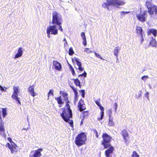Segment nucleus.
<instances>
[{"label": "nucleus", "mask_w": 157, "mask_h": 157, "mask_svg": "<svg viewBox=\"0 0 157 157\" xmlns=\"http://www.w3.org/2000/svg\"><path fill=\"white\" fill-rule=\"evenodd\" d=\"M102 137V140L101 144L103 146L104 149H106L105 151V154L106 157H111L114 150V147L110 143L112 137L106 133H103Z\"/></svg>", "instance_id": "1"}, {"label": "nucleus", "mask_w": 157, "mask_h": 157, "mask_svg": "<svg viewBox=\"0 0 157 157\" xmlns=\"http://www.w3.org/2000/svg\"><path fill=\"white\" fill-rule=\"evenodd\" d=\"M63 19L61 15L56 11H53L52 13V24L59 26V29L61 32L63 31L62 26Z\"/></svg>", "instance_id": "2"}, {"label": "nucleus", "mask_w": 157, "mask_h": 157, "mask_svg": "<svg viewBox=\"0 0 157 157\" xmlns=\"http://www.w3.org/2000/svg\"><path fill=\"white\" fill-rule=\"evenodd\" d=\"M65 106L67 108L63 109V111L61 114V116L65 121L68 122L70 119L72 118V111L69 104H66Z\"/></svg>", "instance_id": "3"}, {"label": "nucleus", "mask_w": 157, "mask_h": 157, "mask_svg": "<svg viewBox=\"0 0 157 157\" xmlns=\"http://www.w3.org/2000/svg\"><path fill=\"white\" fill-rule=\"evenodd\" d=\"M106 1L107 2H103L102 6L104 8H107L108 10H109V6H123L125 3L124 1L119 0H106Z\"/></svg>", "instance_id": "4"}, {"label": "nucleus", "mask_w": 157, "mask_h": 157, "mask_svg": "<svg viewBox=\"0 0 157 157\" xmlns=\"http://www.w3.org/2000/svg\"><path fill=\"white\" fill-rule=\"evenodd\" d=\"M86 136L85 133L82 132L78 134L75 138V143L78 147H80L86 144Z\"/></svg>", "instance_id": "5"}, {"label": "nucleus", "mask_w": 157, "mask_h": 157, "mask_svg": "<svg viewBox=\"0 0 157 157\" xmlns=\"http://www.w3.org/2000/svg\"><path fill=\"white\" fill-rule=\"evenodd\" d=\"M146 6L147 9V12L151 15L154 14H157V6L155 5H152L150 2L147 1L145 4Z\"/></svg>", "instance_id": "6"}, {"label": "nucleus", "mask_w": 157, "mask_h": 157, "mask_svg": "<svg viewBox=\"0 0 157 157\" xmlns=\"http://www.w3.org/2000/svg\"><path fill=\"white\" fill-rule=\"evenodd\" d=\"M56 25H50L47 27L46 33L48 38L50 37V35H56L58 34V29Z\"/></svg>", "instance_id": "7"}, {"label": "nucleus", "mask_w": 157, "mask_h": 157, "mask_svg": "<svg viewBox=\"0 0 157 157\" xmlns=\"http://www.w3.org/2000/svg\"><path fill=\"white\" fill-rule=\"evenodd\" d=\"M13 92L11 97L13 99L15 100L18 103L21 105L20 99L18 97V94L19 93V87L18 86H13Z\"/></svg>", "instance_id": "8"}, {"label": "nucleus", "mask_w": 157, "mask_h": 157, "mask_svg": "<svg viewBox=\"0 0 157 157\" xmlns=\"http://www.w3.org/2000/svg\"><path fill=\"white\" fill-rule=\"evenodd\" d=\"M147 12L145 10L143 12L141 11L140 13L136 15L137 19L140 21L144 22L146 21V17H147Z\"/></svg>", "instance_id": "9"}, {"label": "nucleus", "mask_w": 157, "mask_h": 157, "mask_svg": "<svg viewBox=\"0 0 157 157\" xmlns=\"http://www.w3.org/2000/svg\"><path fill=\"white\" fill-rule=\"evenodd\" d=\"M6 147H8L12 154H16L18 151V146L15 143L10 145L9 143H7L6 145Z\"/></svg>", "instance_id": "10"}, {"label": "nucleus", "mask_w": 157, "mask_h": 157, "mask_svg": "<svg viewBox=\"0 0 157 157\" xmlns=\"http://www.w3.org/2000/svg\"><path fill=\"white\" fill-rule=\"evenodd\" d=\"M43 149L40 148L36 150L31 151L29 157H40L42 155L41 152L43 151Z\"/></svg>", "instance_id": "11"}, {"label": "nucleus", "mask_w": 157, "mask_h": 157, "mask_svg": "<svg viewBox=\"0 0 157 157\" xmlns=\"http://www.w3.org/2000/svg\"><path fill=\"white\" fill-rule=\"evenodd\" d=\"M77 107L78 110L80 112H82L86 109V105L83 100L82 99H80L78 102Z\"/></svg>", "instance_id": "12"}, {"label": "nucleus", "mask_w": 157, "mask_h": 157, "mask_svg": "<svg viewBox=\"0 0 157 157\" xmlns=\"http://www.w3.org/2000/svg\"><path fill=\"white\" fill-rule=\"evenodd\" d=\"M52 68L59 71H61L62 68L61 64L56 60H53Z\"/></svg>", "instance_id": "13"}, {"label": "nucleus", "mask_w": 157, "mask_h": 157, "mask_svg": "<svg viewBox=\"0 0 157 157\" xmlns=\"http://www.w3.org/2000/svg\"><path fill=\"white\" fill-rule=\"evenodd\" d=\"M121 134L123 136V139L125 143H128L129 142L128 140L129 139V137L128 133L127 131L125 129L123 130L121 132Z\"/></svg>", "instance_id": "14"}, {"label": "nucleus", "mask_w": 157, "mask_h": 157, "mask_svg": "<svg viewBox=\"0 0 157 157\" xmlns=\"http://www.w3.org/2000/svg\"><path fill=\"white\" fill-rule=\"evenodd\" d=\"M0 135H4L5 134V129L4 126V123L2 121L1 117H0Z\"/></svg>", "instance_id": "15"}, {"label": "nucleus", "mask_w": 157, "mask_h": 157, "mask_svg": "<svg viewBox=\"0 0 157 157\" xmlns=\"http://www.w3.org/2000/svg\"><path fill=\"white\" fill-rule=\"evenodd\" d=\"M75 59H72V62L74 63L75 62V61L76 62V64L78 66V68H77L76 67L75 68V69H78L80 71H83L84 70V68L83 67H81L82 66V63L81 62L78 61L79 59L77 58H74Z\"/></svg>", "instance_id": "16"}, {"label": "nucleus", "mask_w": 157, "mask_h": 157, "mask_svg": "<svg viewBox=\"0 0 157 157\" xmlns=\"http://www.w3.org/2000/svg\"><path fill=\"white\" fill-rule=\"evenodd\" d=\"M35 87V86L33 84L32 86H30L28 89V92L33 97H35L36 95V94L34 91Z\"/></svg>", "instance_id": "17"}, {"label": "nucleus", "mask_w": 157, "mask_h": 157, "mask_svg": "<svg viewBox=\"0 0 157 157\" xmlns=\"http://www.w3.org/2000/svg\"><path fill=\"white\" fill-rule=\"evenodd\" d=\"M23 54L22 48L20 47L18 48L17 53L15 55L14 57V59L18 58L21 56Z\"/></svg>", "instance_id": "18"}, {"label": "nucleus", "mask_w": 157, "mask_h": 157, "mask_svg": "<svg viewBox=\"0 0 157 157\" xmlns=\"http://www.w3.org/2000/svg\"><path fill=\"white\" fill-rule=\"evenodd\" d=\"M60 94H62L63 97L64 98L65 100L66 101V104H69V101L67 96L68 94L64 91H60Z\"/></svg>", "instance_id": "19"}, {"label": "nucleus", "mask_w": 157, "mask_h": 157, "mask_svg": "<svg viewBox=\"0 0 157 157\" xmlns=\"http://www.w3.org/2000/svg\"><path fill=\"white\" fill-rule=\"evenodd\" d=\"M55 100L57 101V103L59 104V106L61 107L62 105L64 104V101H63L61 96L55 98Z\"/></svg>", "instance_id": "20"}, {"label": "nucleus", "mask_w": 157, "mask_h": 157, "mask_svg": "<svg viewBox=\"0 0 157 157\" xmlns=\"http://www.w3.org/2000/svg\"><path fill=\"white\" fill-rule=\"evenodd\" d=\"M151 33L154 36H156L157 35V30L156 29H150L148 30L147 33V35H149Z\"/></svg>", "instance_id": "21"}, {"label": "nucleus", "mask_w": 157, "mask_h": 157, "mask_svg": "<svg viewBox=\"0 0 157 157\" xmlns=\"http://www.w3.org/2000/svg\"><path fill=\"white\" fill-rule=\"evenodd\" d=\"M83 119H87L89 116L90 113L89 110L83 111L82 113Z\"/></svg>", "instance_id": "22"}, {"label": "nucleus", "mask_w": 157, "mask_h": 157, "mask_svg": "<svg viewBox=\"0 0 157 157\" xmlns=\"http://www.w3.org/2000/svg\"><path fill=\"white\" fill-rule=\"evenodd\" d=\"M143 29L142 27L137 26L136 27V33L138 34H139L140 36L143 35Z\"/></svg>", "instance_id": "23"}, {"label": "nucleus", "mask_w": 157, "mask_h": 157, "mask_svg": "<svg viewBox=\"0 0 157 157\" xmlns=\"http://www.w3.org/2000/svg\"><path fill=\"white\" fill-rule=\"evenodd\" d=\"M99 107L100 109L101 110V117L100 118H98V120L99 121L101 120L103 117L104 114V108L101 105L99 106Z\"/></svg>", "instance_id": "24"}, {"label": "nucleus", "mask_w": 157, "mask_h": 157, "mask_svg": "<svg viewBox=\"0 0 157 157\" xmlns=\"http://www.w3.org/2000/svg\"><path fill=\"white\" fill-rule=\"evenodd\" d=\"M71 89L73 91L74 94H75V101H77L78 100V92L76 89L74 88V87L73 86H70Z\"/></svg>", "instance_id": "25"}, {"label": "nucleus", "mask_w": 157, "mask_h": 157, "mask_svg": "<svg viewBox=\"0 0 157 157\" xmlns=\"http://www.w3.org/2000/svg\"><path fill=\"white\" fill-rule=\"evenodd\" d=\"M75 84L77 86H78L80 88H81V86L80 84V82L79 80L77 78L76 79H73Z\"/></svg>", "instance_id": "26"}, {"label": "nucleus", "mask_w": 157, "mask_h": 157, "mask_svg": "<svg viewBox=\"0 0 157 157\" xmlns=\"http://www.w3.org/2000/svg\"><path fill=\"white\" fill-rule=\"evenodd\" d=\"M149 44L151 45L152 47H156V46L157 42L155 39H152L150 41Z\"/></svg>", "instance_id": "27"}, {"label": "nucleus", "mask_w": 157, "mask_h": 157, "mask_svg": "<svg viewBox=\"0 0 157 157\" xmlns=\"http://www.w3.org/2000/svg\"><path fill=\"white\" fill-rule=\"evenodd\" d=\"M120 48L118 47H117L116 48L114 49L113 53L114 55L116 57H117L118 55V53L119 51L120 50Z\"/></svg>", "instance_id": "28"}, {"label": "nucleus", "mask_w": 157, "mask_h": 157, "mask_svg": "<svg viewBox=\"0 0 157 157\" xmlns=\"http://www.w3.org/2000/svg\"><path fill=\"white\" fill-rule=\"evenodd\" d=\"M54 91L52 89H50L49 90L48 94V99L49 98L50 96H54Z\"/></svg>", "instance_id": "29"}, {"label": "nucleus", "mask_w": 157, "mask_h": 157, "mask_svg": "<svg viewBox=\"0 0 157 157\" xmlns=\"http://www.w3.org/2000/svg\"><path fill=\"white\" fill-rule=\"evenodd\" d=\"M131 157H140L136 151H134L132 152V154L131 155Z\"/></svg>", "instance_id": "30"}, {"label": "nucleus", "mask_w": 157, "mask_h": 157, "mask_svg": "<svg viewBox=\"0 0 157 157\" xmlns=\"http://www.w3.org/2000/svg\"><path fill=\"white\" fill-rule=\"evenodd\" d=\"M74 53V52L72 48L71 47L69 48V54L70 56H72Z\"/></svg>", "instance_id": "31"}, {"label": "nucleus", "mask_w": 157, "mask_h": 157, "mask_svg": "<svg viewBox=\"0 0 157 157\" xmlns=\"http://www.w3.org/2000/svg\"><path fill=\"white\" fill-rule=\"evenodd\" d=\"M113 117H111V118L109 117V124L110 125H112L114 124V122L113 121Z\"/></svg>", "instance_id": "32"}, {"label": "nucleus", "mask_w": 157, "mask_h": 157, "mask_svg": "<svg viewBox=\"0 0 157 157\" xmlns=\"http://www.w3.org/2000/svg\"><path fill=\"white\" fill-rule=\"evenodd\" d=\"M2 115L4 117L6 115V108H3L2 109Z\"/></svg>", "instance_id": "33"}, {"label": "nucleus", "mask_w": 157, "mask_h": 157, "mask_svg": "<svg viewBox=\"0 0 157 157\" xmlns=\"http://www.w3.org/2000/svg\"><path fill=\"white\" fill-rule=\"evenodd\" d=\"M94 53L95 54V56L97 57L98 58L100 59L101 60H104L102 57L98 53H97L96 52H94Z\"/></svg>", "instance_id": "34"}, {"label": "nucleus", "mask_w": 157, "mask_h": 157, "mask_svg": "<svg viewBox=\"0 0 157 157\" xmlns=\"http://www.w3.org/2000/svg\"><path fill=\"white\" fill-rule=\"evenodd\" d=\"M79 92L81 94L83 98L85 97V90H79Z\"/></svg>", "instance_id": "35"}, {"label": "nucleus", "mask_w": 157, "mask_h": 157, "mask_svg": "<svg viewBox=\"0 0 157 157\" xmlns=\"http://www.w3.org/2000/svg\"><path fill=\"white\" fill-rule=\"evenodd\" d=\"M84 51L86 52L87 53L92 52V51H91L89 48H85L84 50Z\"/></svg>", "instance_id": "36"}, {"label": "nucleus", "mask_w": 157, "mask_h": 157, "mask_svg": "<svg viewBox=\"0 0 157 157\" xmlns=\"http://www.w3.org/2000/svg\"><path fill=\"white\" fill-rule=\"evenodd\" d=\"M93 131L96 137L97 138H98L99 137V135L96 129H93Z\"/></svg>", "instance_id": "37"}, {"label": "nucleus", "mask_w": 157, "mask_h": 157, "mask_svg": "<svg viewBox=\"0 0 157 157\" xmlns=\"http://www.w3.org/2000/svg\"><path fill=\"white\" fill-rule=\"evenodd\" d=\"M68 123L70 124L71 126L73 128L74 127V123L73 121L72 120H71L69 122H68Z\"/></svg>", "instance_id": "38"}, {"label": "nucleus", "mask_w": 157, "mask_h": 157, "mask_svg": "<svg viewBox=\"0 0 157 157\" xmlns=\"http://www.w3.org/2000/svg\"><path fill=\"white\" fill-rule=\"evenodd\" d=\"M95 103H96V104L99 106L100 105H101L100 103V99H98L97 100L95 101Z\"/></svg>", "instance_id": "39"}, {"label": "nucleus", "mask_w": 157, "mask_h": 157, "mask_svg": "<svg viewBox=\"0 0 157 157\" xmlns=\"http://www.w3.org/2000/svg\"><path fill=\"white\" fill-rule=\"evenodd\" d=\"M108 113L109 117H111V116L112 115V111L111 109H109V110H108Z\"/></svg>", "instance_id": "40"}, {"label": "nucleus", "mask_w": 157, "mask_h": 157, "mask_svg": "<svg viewBox=\"0 0 157 157\" xmlns=\"http://www.w3.org/2000/svg\"><path fill=\"white\" fill-rule=\"evenodd\" d=\"M86 72L84 71V72L81 74L79 75H78V77L80 76H84V77H85L86 76Z\"/></svg>", "instance_id": "41"}, {"label": "nucleus", "mask_w": 157, "mask_h": 157, "mask_svg": "<svg viewBox=\"0 0 157 157\" xmlns=\"http://www.w3.org/2000/svg\"><path fill=\"white\" fill-rule=\"evenodd\" d=\"M7 139L10 142V143L11 144L10 145H12V144H13L15 143L12 140L11 138L10 137H8L7 138Z\"/></svg>", "instance_id": "42"}, {"label": "nucleus", "mask_w": 157, "mask_h": 157, "mask_svg": "<svg viewBox=\"0 0 157 157\" xmlns=\"http://www.w3.org/2000/svg\"><path fill=\"white\" fill-rule=\"evenodd\" d=\"M81 37H82V39H85V38H86L85 36V34L84 32H82L81 33Z\"/></svg>", "instance_id": "43"}, {"label": "nucleus", "mask_w": 157, "mask_h": 157, "mask_svg": "<svg viewBox=\"0 0 157 157\" xmlns=\"http://www.w3.org/2000/svg\"><path fill=\"white\" fill-rule=\"evenodd\" d=\"M83 39V41H82V44L84 45V46H86V38L84 39Z\"/></svg>", "instance_id": "44"}, {"label": "nucleus", "mask_w": 157, "mask_h": 157, "mask_svg": "<svg viewBox=\"0 0 157 157\" xmlns=\"http://www.w3.org/2000/svg\"><path fill=\"white\" fill-rule=\"evenodd\" d=\"M148 78V77L147 75H144V76H143L142 77L141 79L142 80H144L145 79L147 78Z\"/></svg>", "instance_id": "45"}, {"label": "nucleus", "mask_w": 157, "mask_h": 157, "mask_svg": "<svg viewBox=\"0 0 157 157\" xmlns=\"http://www.w3.org/2000/svg\"><path fill=\"white\" fill-rule=\"evenodd\" d=\"M5 88L6 89L5 90L0 85V90L2 91H5L6 90V88L5 87Z\"/></svg>", "instance_id": "46"}, {"label": "nucleus", "mask_w": 157, "mask_h": 157, "mask_svg": "<svg viewBox=\"0 0 157 157\" xmlns=\"http://www.w3.org/2000/svg\"><path fill=\"white\" fill-rule=\"evenodd\" d=\"M71 70L72 75H75V71L74 70V69H72Z\"/></svg>", "instance_id": "47"}, {"label": "nucleus", "mask_w": 157, "mask_h": 157, "mask_svg": "<svg viewBox=\"0 0 157 157\" xmlns=\"http://www.w3.org/2000/svg\"><path fill=\"white\" fill-rule=\"evenodd\" d=\"M129 13V12H124V11H122L121 12V13H123V15H125L126 13Z\"/></svg>", "instance_id": "48"}, {"label": "nucleus", "mask_w": 157, "mask_h": 157, "mask_svg": "<svg viewBox=\"0 0 157 157\" xmlns=\"http://www.w3.org/2000/svg\"><path fill=\"white\" fill-rule=\"evenodd\" d=\"M141 36V39L140 40V41H141V43H142L143 42V41L144 40V39L143 37V35H142V36Z\"/></svg>", "instance_id": "49"}, {"label": "nucleus", "mask_w": 157, "mask_h": 157, "mask_svg": "<svg viewBox=\"0 0 157 157\" xmlns=\"http://www.w3.org/2000/svg\"><path fill=\"white\" fill-rule=\"evenodd\" d=\"M114 105H115V110L116 111L117 107V103H115L114 104Z\"/></svg>", "instance_id": "50"}, {"label": "nucleus", "mask_w": 157, "mask_h": 157, "mask_svg": "<svg viewBox=\"0 0 157 157\" xmlns=\"http://www.w3.org/2000/svg\"><path fill=\"white\" fill-rule=\"evenodd\" d=\"M148 95H149V93L148 92H147L145 94V95L146 96V97L148 98Z\"/></svg>", "instance_id": "51"}, {"label": "nucleus", "mask_w": 157, "mask_h": 157, "mask_svg": "<svg viewBox=\"0 0 157 157\" xmlns=\"http://www.w3.org/2000/svg\"><path fill=\"white\" fill-rule=\"evenodd\" d=\"M84 119H83V118H82V120L81 121V122H80L81 125L83 124V121L84 120Z\"/></svg>", "instance_id": "52"}, {"label": "nucleus", "mask_w": 157, "mask_h": 157, "mask_svg": "<svg viewBox=\"0 0 157 157\" xmlns=\"http://www.w3.org/2000/svg\"><path fill=\"white\" fill-rule=\"evenodd\" d=\"M69 66L70 68L71 69V70L72 69H73L72 67L71 66V65H70V64H69Z\"/></svg>", "instance_id": "53"}, {"label": "nucleus", "mask_w": 157, "mask_h": 157, "mask_svg": "<svg viewBox=\"0 0 157 157\" xmlns=\"http://www.w3.org/2000/svg\"><path fill=\"white\" fill-rule=\"evenodd\" d=\"M141 95V94L140 93V94L139 96H140Z\"/></svg>", "instance_id": "54"}]
</instances>
